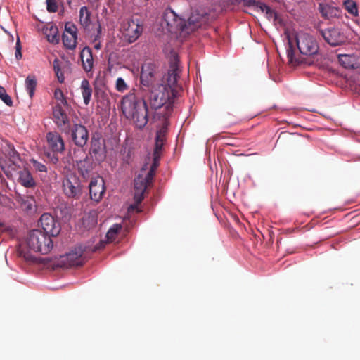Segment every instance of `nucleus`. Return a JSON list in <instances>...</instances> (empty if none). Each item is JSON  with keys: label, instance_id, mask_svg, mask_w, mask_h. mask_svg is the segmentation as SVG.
I'll return each mask as SVG.
<instances>
[{"label": "nucleus", "instance_id": "f257e3e1", "mask_svg": "<svg viewBox=\"0 0 360 360\" xmlns=\"http://www.w3.org/2000/svg\"><path fill=\"white\" fill-rule=\"evenodd\" d=\"M287 39L288 41L287 57L290 65L292 66L302 64L310 65L313 63L311 58L318 53L319 46L312 35L305 32H299L295 35V39L300 54L296 53L294 50L293 44L289 34L287 35Z\"/></svg>", "mask_w": 360, "mask_h": 360}, {"label": "nucleus", "instance_id": "f03ea898", "mask_svg": "<svg viewBox=\"0 0 360 360\" xmlns=\"http://www.w3.org/2000/svg\"><path fill=\"white\" fill-rule=\"evenodd\" d=\"M53 248V241L41 231L34 229L29 233L26 240L25 245H20L18 249V255L22 257L27 262H35L36 257L31 252H41L46 254L50 252Z\"/></svg>", "mask_w": 360, "mask_h": 360}, {"label": "nucleus", "instance_id": "7ed1b4c3", "mask_svg": "<svg viewBox=\"0 0 360 360\" xmlns=\"http://www.w3.org/2000/svg\"><path fill=\"white\" fill-rule=\"evenodd\" d=\"M122 111L127 119L133 120L139 129H143L148 122L149 109L146 99L140 101L134 93L122 98Z\"/></svg>", "mask_w": 360, "mask_h": 360}, {"label": "nucleus", "instance_id": "20e7f679", "mask_svg": "<svg viewBox=\"0 0 360 360\" xmlns=\"http://www.w3.org/2000/svg\"><path fill=\"white\" fill-rule=\"evenodd\" d=\"M174 99H171L170 90L166 85L159 84L157 87L153 86L148 98L150 110L157 111L163 106L167 110H170Z\"/></svg>", "mask_w": 360, "mask_h": 360}, {"label": "nucleus", "instance_id": "39448f33", "mask_svg": "<svg viewBox=\"0 0 360 360\" xmlns=\"http://www.w3.org/2000/svg\"><path fill=\"white\" fill-rule=\"evenodd\" d=\"M156 168L150 167L148 173L144 175L146 168L143 167L141 174H139L134 179V199L136 203H141L144 198V193L148 186L152 182L155 174Z\"/></svg>", "mask_w": 360, "mask_h": 360}, {"label": "nucleus", "instance_id": "423d86ee", "mask_svg": "<svg viewBox=\"0 0 360 360\" xmlns=\"http://www.w3.org/2000/svg\"><path fill=\"white\" fill-rule=\"evenodd\" d=\"M63 190L68 198L79 199L82 194L79 177L72 173L68 174L63 181Z\"/></svg>", "mask_w": 360, "mask_h": 360}, {"label": "nucleus", "instance_id": "0eeeda50", "mask_svg": "<svg viewBox=\"0 0 360 360\" xmlns=\"http://www.w3.org/2000/svg\"><path fill=\"white\" fill-rule=\"evenodd\" d=\"M162 25H165L167 30L171 33L184 32L186 24L184 20L179 18L173 10L168 8L165 10L162 15Z\"/></svg>", "mask_w": 360, "mask_h": 360}, {"label": "nucleus", "instance_id": "6e6552de", "mask_svg": "<svg viewBox=\"0 0 360 360\" xmlns=\"http://www.w3.org/2000/svg\"><path fill=\"white\" fill-rule=\"evenodd\" d=\"M65 134L69 135L72 141L78 147H84L89 139V131L82 124H73Z\"/></svg>", "mask_w": 360, "mask_h": 360}, {"label": "nucleus", "instance_id": "1a4fd4ad", "mask_svg": "<svg viewBox=\"0 0 360 360\" xmlns=\"http://www.w3.org/2000/svg\"><path fill=\"white\" fill-rule=\"evenodd\" d=\"M82 255L83 249L81 247L75 248L69 253L61 256L60 261L56 265L63 266L66 268L82 266L84 263Z\"/></svg>", "mask_w": 360, "mask_h": 360}, {"label": "nucleus", "instance_id": "9d476101", "mask_svg": "<svg viewBox=\"0 0 360 360\" xmlns=\"http://www.w3.org/2000/svg\"><path fill=\"white\" fill-rule=\"evenodd\" d=\"M39 224L44 230L43 233L49 238L57 236L60 231V224L49 213H44L41 216Z\"/></svg>", "mask_w": 360, "mask_h": 360}, {"label": "nucleus", "instance_id": "9b49d317", "mask_svg": "<svg viewBox=\"0 0 360 360\" xmlns=\"http://www.w3.org/2000/svg\"><path fill=\"white\" fill-rule=\"evenodd\" d=\"M324 40L332 46H337L347 41V37L338 27H330L321 32Z\"/></svg>", "mask_w": 360, "mask_h": 360}, {"label": "nucleus", "instance_id": "f8f14e48", "mask_svg": "<svg viewBox=\"0 0 360 360\" xmlns=\"http://www.w3.org/2000/svg\"><path fill=\"white\" fill-rule=\"evenodd\" d=\"M167 127L163 125L160 129L158 130L155 136V144L153 154V163L150 165L153 168H158L160 165L161 158L162 150L166 140Z\"/></svg>", "mask_w": 360, "mask_h": 360}, {"label": "nucleus", "instance_id": "ddd939ff", "mask_svg": "<svg viewBox=\"0 0 360 360\" xmlns=\"http://www.w3.org/2000/svg\"><path fill=\"white\" fill-rule=\"evenodd\" d=\"M156 65L153 63H145L141 68V84L146 87H153L157 73Z\"/></svg>", "mask_w": 360, "mask_h": 360}, {"label": "nucleus", "instance_id": "4468645a", "mask_svg": "<svg viewBox=\"0 0 360 360\" xmlns=\"http://www.w3.org/2000/svg\"><path fill=\"white\" fill-rule=\"evenodd\" d=\"M53 117L54 122L62 132L68 131V128L72 124H70V120L65 110L62 108L60 104H56L53 108Z\"/></svg>", "mask_w": 360, "mask_h": 360}, {"label": "nucleus", "instance_id": "2eb2a0df", "mask_svg": "<svg viewBox=\"0 0 360 360\" xmlns=\"http://www.w3.org/2000/svg\"><path fill=\"white\" fill-rule=\"evenodd\" d=\"M79 60L84 71L88 77H92L94 67V59L92 50L89 46L82 49L79 53Z\"/></svg>", "mask_w": 360, "mask_h": 360}, {"label": "nucleus", "instance_id": "dca6fc26", "mask_svg": "<svg viewBox=\"0 0 360 360\" xmlns=\"http://www.w3.org/2000/svg\"><path fill=\"white\" fill-rule=\"evenodd\" d=\"M89 187L91 199L96 202H99L105 189L103 179L101 177L91 179Z\"/></svg>", "mask_w": 360, "mask_h": 360}, {"label": "nucleus", "instance_id": "f3484780", "mask_svg": "<svg viewBox=\"0 0 360 360\" xmlns=\"http://www.w3.org/2000/svg\"><path fill=\"white\" fill-rule=\"evenodd\" d=\"M89 154L97 162L103 161L105 158L104 143L100 139H92Z\"/></svg>", "mask_w": 360, "mask_h": 360}, {"label": "nucleus", "instance_id": "a211bd4d", "mask_svg": "<svg viewBox=\"0 0 360 360\" xmlns=\"http://www.w3.org/2000/svg\"><path fill=\"white\" fill-rule=\"evenodd\" d=\"M46 139L49 148H51L53 153H62L64 150V141L58 133L52 131L47 133Z\"/></svg>", "mask_w": 360, "mask_h": 360}, {"label": "nucleus", "instance_id": "6ab92c4d", "mask_svg": "<svg viewBox=\"0 0 360 360\" xmlns=\"http://www.w3.org/2000/svg\"><path fill=\"white\" fill-rule=\"evenodd\" d=\"M179 77V68L175 62L171 64L168 72L167 84L166 85L170 90L171 99H174V94L172 88L176 84Z\"/></svg>", "mask_w": 360, "mask_h": 360}, {"label": "nucleus", "instance_id": "aec40b11", "mask_svg": "<svg viewBox=\"0 0 360 360\" xmlns=\"http://www.w3.org/2000/svg\"><path fill=\"white\" fill-rule=\"evenodd\" d=\"M125 35L129 37L130 42L134 41L143 32V27L134 20L128 22V26L125 30Z\"/></svg>", "mask_w": 360, "mask_h": 360}, {"label": "nucleus", "instance_id": "412c9836", "mask_svg": "<svg viewBox=\"0 0 360 360\" xmlns=\"http://www.w3.org/2000/svg\"><path fill=\"white\" fill-rule=\"evenodd\" d=\"M257 11L264 13L266 18L269 20H273L275 24L283 25L282 19L278 16V13L272 10L269 6L262 2H259L257 4Z\"/></svg>", "mask_w": 360, "mask_h": 360}, {"label": "nucleus", "instance_id": "4be33fe9", "mask_svg": "<svg viewBox=\"0 0 360 360\" xmlns=\"http://www.w3.org/2000/svg\"><path fill=\"white\" fill-rule=\"evenodd\" d=\"M204 20L203 15H199L198 14H192L188 20V22L186 24V28L185 29L184 32L186 34H189L191 32L194 31L198 27H200L202 22Z\"/></svg>", "mask_w": 360, "mask_h": 360}, {"label": "nucleus", "instance_id": "5701e85b", "mask_svg": "<svg viewBox=\"0 0 360 360\" xmlns=\"http://www.w3.org/2000/svg\"><path fill=\"white\" fill-rule=\"evenodd\" d=\"M18 181L25 187L32 188L35 186L31 173L26 169L19 172Z\"/></svg>", "mask_w": 360, "mask_h": 360}, {"label": "nucleus", "instance_id": "b1692460", "mask_svg": "<svg viewBox=\"0 0 360 360\" xmlns=\"http://www.w3.org/2000/svg\"><path fill=\"white\" fill-rule=\"evenodd\" d=\"M77 168L84 178L89 176V173L92 171V162L87 157L82 160L77 162Z\"/></svg>", "mask_w": 360, "mask_h": 360}, {"label": "nucleus", "instance_id": "393cba45", "mask_svg": "<svg viewBox=\"0 0 360 360\" xmlns=\"http://www.w3.org/2000/svg\"><path fill=\"white\" fill-rule=\"evenodd\" d=\"M82 94L85 105H88L91 101L92 89L90 86L89 82L84 79L81 83Z\"/></svg>", "mask_w": 360, "mask_h": 360}, {"label": "nucleus", "instance_id": "a878e982", "mask_svg": "<svg viewBox=\"0 0 360 360\" xmlns=\"http://www.w3.org/2000/svg\"><path fill=\"white\" fill-rule=\"evenodd\" d=\"M91 13L86 6H82L79 11V22L84 28H86L91 23Z\"/></svg>", "mask_w": 360, "mask_h": 360}, {"label": "nucleus", "instance_id": "bb28decb", "mask_svg": "<svg viewBox=\"0 0 360 360\" xmlns=\"http://www.w3.org/2000/svg\"><path fill=\"white\" fill-rule=\"evenodd\" d=\"M77 39V36L72 34H63L62 37L64 46L70 50H72L76 47Z\"/></svg>", "mask_w": 360, "mask_h": 360}, {"label": "nucleus", "instance_id": "cd10ccee", "mask_svg": "<svg viewBox=\"0 0 360 360\" xmlns=\"http://www.w3.org/2000/svg\"><path fill=\"white\" fill-rule=\"evenodd\" d=\"M26 89L30 98H32L37 86V79L34 75H28L25 79Z\"/></svg>", "mask_w": 360, "mask_h": 360}, {"label": "nucleus", "instance_id": "c85d7f7f", "mask_svg": "<svg viewBox=\"0 0 360 360\" xmlns=\"http://www.w3.org/2000/svg\"><path fill=\"white\" fill-rule=\"evenodd\" d=\"M345 10L354 17L359 16V8L357 4L353 0H345L343 3Z\"/></svg>", "mask_w": 360, "mask_h": 360}, {"label": "nucleus", "instance_id": "c756f323", "mask_svg": "<svg viewBox=\"0 0 360 360\" xmlns=\"http://www.w3.org/2000/svg\"><path fill=\"white\" fill-rule=\"evenodd\" d=\"M339 63L345 68H354V58L350 55H340L338 56Z\"/></svg>", "mask_w": 360, "mask_h": 360}, {"label": "nucleus", "instance_id": "7c9ffc66", "mask_svg": "<svg viewBox=\"0 0 360 360\" xmlns=\"http://www.w3.org/2000/svg\"><path fill=\"white\" fill-rule=\"evenodd\" d=\"M122 229V225L119 224H114L107 232L106 237L108 238V240L109 242H113L116 237L117 233L120 231Z\"/></svg>", "mask_w": 360, "mask_h": 360}, {"label": "nucleus", "instance_id": "2f4dec72", "mask_svg": "<svg viewBox=\"0 0 360 360\" xmlns=\"http://www.w3.org/2000/svg\"><path fill=\"white\" fill-rule=\"evenodd\" d=\"M46 38L48 41L52 44H58L60 40L58 35V28L54 26H51L49 30V33H46Z\"/></svg>", "mask_w": 360, "mask_h": 360}, {"label": "nucleus", "instance_id": "473e14b6", "mask_svg": "<svg viewBox=\"0 0 360 360\" xmlns=\"http://www.w3.org/2000/svg\"><path fill=\"white\" fill-rule=\"evenodd\" d=\"M54 97L55 98L59 101L58 104L63 105V106L68 105V101L63 94V92L60 89H56L54 91Z\"/></svg>", "mask_w": 360, "mask_h": 360}, {"label": "nucleus", "instance_id": "72a5a7b5", "mask_svg": "<svg viewBox=\"0 0 360 360\" xmlns=\"http://www.w3.org/2000/svg\"><path fill=\"white\" fill-rule=\"evenodd\" d=\"M128 89V86L122 77H119L116 80V89L120 92H124Z\"/></svg>", "mask_w": 360, "mask_h": 360}, {"label": "nucleus", "instance_id": "f704fd0d", "mask_svg": "<svg viewBox=\"0 0 360 360\" xmlns=\"http://www.w3.org/2000/svg\"><path fill=\"white\" fill-rule=\"evenodd\" d=\"M46 9L49 13H55L58 11V4L56 0H46Z\"/></svg>", "mask_w": 360, "mask_h": 360}, {"label": "nucleus", "instance_id": "c9c22d12", "mask_svg": "<svg viewBox=\"0 0 360 360\" xmlns=\"http://www.w3.org/2000/svg\"><path fill=\"white\" fill-rule=\"evenodd\" d=\"M63 34H72L73 35H77V27L72 23L68 22L65 26V32Z\"/></svg>", "mask_w": 360, "mask_h": 360}, {"label": "nucleus", "instance_id": "e433bc0d", "mask_svg": "<svg viewBox=\"0 0 360 360\" xmlns=\"http://www.w3.org/2000/svg\"><path fill=\"white\" fill-rule=\"evenodd\" d=\"M32 166L34 169L39 172H46L47 168L46 166L35 160H32Z\"/></svg>", "mask_w": 360, "mask_h": 360}, {"label": "nucleus", "instance_id": "4c0bfd02", "mask_svg": "<svg viewBox=\"0 0 360 360\" xmlns=\"http://www.w3.org/2000/svg\"><path fill=\"white\" fill-rule=\"evenodd\" d=\"M259 1H257L256 0H242L241 3L245 6H253L255 10L257 11V4Z\"/></svg>", "mask_w": 360, "mask_h": 360}, {"label": "nucleus", "instance_id": "58836bf2", "mask_svg": "<svg viewBox=\"0 0 360 360\" xmlns=\"http://www.w3.org/2000/svg\"><path fill=\"white\" fill-rule=\"evenodd\" d=\"M22 57V52H21V46H20V39L18 38L16 46H15V58L17 60L21 59Z\"/></svg>", "mask_w": 360, "mask_h": 360}, {"label": "nucleus", "instance_id": "ea45409f", "mask_svg": "<svg viewBox=\"0 0 360 360\" xmlns=\"http://www.w3.org/2000/svg\"><path fill=\"white\" fill-rule=\"evenodd\" d=\"M1 99L8 106H11L13 105L12 99L6 92L3 95Z\"/></svg>", "mask_w": 360, "mask_h": 360}, {"label": "nucleus", "instance_id": "a19ab883", "mask_svg": "<svg viewBox=\"0 0 360 360\" xmlns=\"http://www.w3.org/2000/svg\"><path fill=\"white\" fill-rule=\"evenodd\" d=\"M53 70L56 75H58V72L61 71V68L60 66V61L58 59H55L53 62Z\"/></svg>", "mask_w": 360, "mask_h": 360}, {"label": "nucleus", "instance_id": "79ce46f5", "mask_svg": "<svg viewBox=\"0 0 360 360\" xmlns=\"http://www.w3.org/2000/svg\"><path fill=\"white\" fill-rule=\"evenodd\" d=\"M48 157L51 162H52L54 165H56L59 161V158L58 155L55 154V153H53V154L49 153Z\"/></svg>", "mask_w": 360, "mask_h": 360}, {"label": "nucleus", "instance_id": "37998d69", "mask_svg": "<svg viewBox=\"0 0 360 360\" xmlns=\"http://www.w3.org/2000/svg\"><path fill=\"white\" fill-rule=\"evenodd\" d=\"M139 204H140V203H136V202L135 201V203H134V204L131 205L129 207V208H128V211H129V212H131V211H133V210H136L137 212H141V209H139V208L138 207V206H139Z\"/></svg>", "mask_w": 360, "mask_h": 360}, {"label": "nucleus", "instance_id": "c03bdc74", "mask_svg": "<svg viewBox=\"0 0 360 360\" xmlns=\"http://www.w3.org/2000/svg\"><path fill=\"white\" fill-rule=\"evenodd\" d=\"M8 198L0 193V205H5L8 201Z\"/></svg>", "mask_w": 360, "mask_h": 360}, {"label": "nucleus", "instance_id": "a18cd8bd", "mask_svg": "<svg viewBox=\"0 0 360 360\" xmlns=\"http://www.w3.org/2000/svg\"><path fill=\"white\" fill-rule=\"evenodd\" d=\"M56 75L58 80L60 83H63L64 82L65 77H64L63 73L61 71H60V72H58V75Z\"/></svg>", "mask_w": 360, "mask_h": 360}, {"label": "nucleus", "instance_id": "49530a36", "mask_svg": "<svg viewBox=\"0 0 360 360\" xmlns=\"http://www.w3.org/2000/svg\"><path fill=\"white\" fill-rule=\"evenodd\" d=\"M93 44H94V47L95 49L99 50L101 48V44L100 40H98L97 41H93Z\"/></svg>", "mask_w": 360, "mask_h": 360}, {"label": "nucleus", "instance_id": "de8ad7c7", "mask_svg": "<svg viewBox=\"0 0 360 360\" xmlns=\"http://www.w3.org/2000/svg\"><path fill=\"white\" fill-rule=\"evenodd\" d=\"M229 1L232 4H241L242 0H229Z\"/></svg>", "mask_w": 360, "mask_h": 360}, {"label": "nucleus", "instance_id": "09e8293b", "mask_svg": "<svg viewBox=\"0 0 360 360\" xmlns=\"http://www.w3.org/2000/svg\"><path fill=\"white\" fill-rule=\"evenodd\" d=\"M6 93V90L0 86V98L3 96V95Z\"/></svg>", "mask_w": 360, "mask_h": 360}, {"label": "nucleus", "instance_id": "8fccbe9b", "mask_svg": "<svg viewBox=\"0 0 360 360\" xmlns=\"http://www.w3.org/2000/svg\"><path fill=\"white\" fill-rule=\"evenodd\" d=\"M100 39H101V35H99V34H96L94 36V40H93V41H97L100 40Z\"/></svg>", "mask_w": 360, "mask_h": 360}, {"label": "nucleus", "instance_id": "3c124183", "mask_svg": "<svg viewBox=\"0 0 360 360\" xmlns=\"http://www.w3.org/2000/svg\"><path fill=\"white\" fill-rule=\"evenodd\" d=\"M157 117H158V118H160L159 113L155 112L153 115V119L155 120L157 118Z\"/></svg>", "mask_w": 360, "mask_h": 360}, {"label": "nucleus", "instance_id": "603ef678", "mask_svg": "<svg viewBox=\"0 0 360 360\" xmlns=\"http://www.w3.org/2000/svg\"><path fill=\"white\" fill-rule=\"evenodd\" d=\"M97 34L101 35V25H98V27L97 29Z\"/></svg>", "mask_w": 360, "mask_h": 360}]
</instances>
